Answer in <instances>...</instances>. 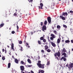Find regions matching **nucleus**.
<instances>
[{
    "label": "nucleus",
    "instance_id": "f257e3e1",
    "mask_svg": "<svg viewBox=\"0 0 73 73\" xmlns=\"http://www.w3.org/2000/svg\"><path fill=\"white\" fill-rule=\"evenodd\" d=\"M40 6H38L39 9H43V8H42V7L44 6L43 4H42V3H40Z\"/></svg>",
    "mask_w": 73,
    "mask_h": 73
},
{
    "label": "nucleus",
    "instance_id": "f03ea898",
    "mask_svg": "<svg viewBox=\"0 0 73 73\" xmlns=\"http://www.w3.org/2000/svg\"><path fill=\"white\" fill-rule=\"evenodd\" d=\"M47 21L49 24L51 23V18L50 17H48L47 18Z\"/></svg>",
    "mask_w": 73,
    "mask_h": 73
},
{
    "label": "nucleus",
    "instance_id": "7ed1b4c3",
    "mask_svg": "<svg viewBox=\"0 0 73 73\" xmlns=\"http://www.w3.org/2000/svg\"><path fill=\"white\" fill-rule=\"evenodd\" d=\"M42 31L44 32H45L44 31H46V26L45 25H43L42 27Z\"/></svg>",
    "mask_w": 73,
    "mask_h": 73
},
{
    "label": "nucleus",
    "instance_id": "20e7f679",
    "mask_svg": "<svg viewBox=\"0 0 73 73\" xmlns=\"http://www.w3.org/2000/svg\"><path fill=\"white\" fill-rule=\"evenodd\" d=\"M14 46L13 45V44L12 43L11 45V47L12 50H13V51H15V48H14Z\"/></svg>",
    "mask_w": 73,
    "mask_h": 73
},
{
    "label": "nucleus",
    "instance_id": "39448f33",
    "mask_svg": "<svg viewBox=\"0 0 73 73\" xmlns=\"http://www.w3.org/2000/svg\"><path fill=\"white\" fill-rule=\"evenodd\" d=\"M21 70L22 71H23L24 70V67L23 66H20Z\"/></svg>",
    "mask_w": 73,
    "mask_h": 73
},
{
    "label": "nucleus",
    "instance_id": "423d86ee",
    "mask_svg": "<svg viewBox=\"0 0 73 73\" xmlns=\"http://www.w3.org/2000/svg\"><path fill=\"white\" fill-rule=\"evenodd\" d=\"M59 18L60 19H61L63 20H65V18L63 16H60L59 17Z\"/></svg>",
    "mask_w": 73,
    "mask_h": 73
},
{
    "label": "nucleus",
    "instance_id": "0eeeda50",
    "mask_svg": "<svg viewBox=\"0 0 73 73\" xmlns=\"http://www.w3.org/2000/svg\"><path fill=\"white\" fill-rule=\"evenodd\" d=\"M69 68L70 69L72 68H73V63H72L71 64H69Z\"/></svg>",
    "mask_w": 73,
    "mask_h": 73
},
{
    "label": "nucleus",
    "instance_id": "6e6552de",
    "mask_svg": "<svg viewBox=\"0 0 73 73\" xmlns=\"http://www.w3.org/2000/svg\"><path fill=\"white\" fill-rule=\"evenodd\" d=\"M65 15H66V16H68V13L67 12L62 13V16H65Z\"/></svg>",
    "mask_w": 73,
    "mask_h": 73
},
{
    "label": "nucleus",
    "instance_id": "1a4fd4ad",
    "mask_svg": "<svg viewBox=\"0 0 73 73\" xmlns=\"http://www.w3.org/2000/svg\"><path fill=\"white\" fill-rule=\"evenodd\" d=\"M44 72H45V71L43 70H38V73H44Z\"/></svg>",
    "mask_w": 73,
    "mask_h": 73
},
{
    "label": "nucleus",
    "instance_id": "9d476101",
    "mask_svg": "<svg viewBox=\"0 0 73 73\" xmlns=\"http://www.w3.org/2000/svg\"><path fill=\"white\" fill-rule=\"evenodd\" d=\"M50 43H51V44L52 46H53V47H56V45L53 42H50Z\"/></svg>",
    "mask_w": 73,
    "mask_h": 73
},
{
    "label": "nucleus",
    "instance_id": "9b49d317",
    "mask_svg": "<svg viewBox=\"0 0 73 73\" xmlns=\"http://www.w3.org/2000/svg\"><path fill=\"white\" fill-rule=\"evenodd\" d=\"M61 60H63L64 61H66V59L63 56L61 58Z\"/></svg>",
    "mask_w": 73,
    "mask_h": 73
},
{
    "label": "nucleus",
    "instance_id": "f8f14e48",
    "mask_svg": "<svg viewBox=\"0 0 73 73\" xmlns=\"http://www.w3.org/2000/svg\"><path fill=\"white\" fill-rule=\"evenodd\" d=\"M37 65H38L39 68H40L41 67L42 64H41V63H37Z\"/></svg>",
    "mask_w": 73,
    "mask_h": 73
},
{
    "label": "nucleus",
    "instance_id": "ddd939ff",
    "mask_svg": "<svg viewBox=\"0 0 73 73\" xmlns=\"http://www.w3.org/2000/svg\"><path fill=\"white\" fill-rule=\"evenodd\" d=\"M62 56H64V57H67V56H66V54L65 53H63L62 54Z\"/></svg>",
    "mask_w": 73,
    "mask_h": 73
},
{
    "label": "nucleus",
    "instance_id": "4468645a",
    "mask_svg": "<svg viewBox=\"0 0 73 73\" xmlns=\"http://www.w3.org/2000/svg\"><path fill=\"white\" fill-rule=\"evenodd\" d=\"M48 48H49V47H48V46H47V45H46L44 46V48H45V50H46L48 49Z\"/></svg>",
    "mask_w": 73,
    "mask_h": 73
},
{
    "label": "nucleus",
    "instance_id": "2eb2a0df",
    "mask_svg": "<svg viewBox=\"0 0 73 73\" xmlns=\"http://www.w3.org/2000/svg\"><path fill=\"white\" fill-rule=\"evenodd\" d=\"M15 62L16 63V64H19V61L17 59H15Z\"/></svg>",
    "mask_w": 73,
    "mask_h": 73
},
{
    "label": "nucleus",
    "instance_id": "dca6fc26",
    "mask_svg": "<svg viewBox=\"0 0 73 73\" xmlns=\"http://www.w3.org/2000/svg\"><path fill=\"white\" fill-rule=\"evenodd\" d=\"M27 61H28V62H29V63L30 64H31V60L30 59H28L27 60Z\"/></svg>",
    "mask_w": 73,
    "mask_h": 73
},
{
    "label": "nucleus",
    "instance_id": "f3484780",
    "mask_svg": "<svg viewBox=\"0 0 73 73\" xmlns=\"http://www.w3.org/2000/svg\"><path fill=\"white\" fill-rule=\"evenodd\" d=\"M13 16H15L16 17H18V16H17V13H14L13 14Z\"/></svg>",
    "mask_w": 73,
    "mask_h": 73
},
{
    "label": "nucleus",
    "instance_id": "a211bd4d",
    "mask_svg": "<svg viewBox=\"0 0 73 73\" xmlns=\"http://www.w3.org/2000/svg\"><path fill=\"white\" fill-rule=\"evenodd\" d=\"M10 67H11V63H9L8 64V68H9Z\"/></svg>",
    "mask_w": 73,
    "mask_h": 73
},
{
    "label": "nucleus",
    "instance_id": "6ab92c4d",
    "mask_svg": "<svg viewBox=\"0 0 73 73\" xmlns=\"http://www.w3.org/2000/svg\"><path fill=\"white\" fill-rule=\"evenodd\" d=\"M57 54L58 57H60V52L58 51V53L57 52Z\"/></svg>",
    "mask_w": 73,
    "mask_h": 73
},
{
    "label": "nucleus",
    "instance_id": "aec40b11",
    "mask_svg": "<svg viewBox=\"0 0 73 73\" xmlns=\"http://www.w3.org/2000/svg\"><path fill=\"white\" fill-rule=\"evenodd\" d=\"M46 65H50V61H48Z\"/></svg>",
    "mask_w": 73,
    "mask_h": 73
},
{
    "label": "nucleus",
    "instance_id": "412c9836",
    "mask_svg": "<svg viewBox=\"0 0 73 73\" xmlns=\"http://www.w3.org/2000/svg\"><path fill=\"white\" fill-rule=\"evenodd\" d=\"M51 36H52V37H53V38H55V36H54V35L53 34H51Z\"/></svg>",
    "mask_w": 73,
    "mask_h": 73
},
{
    "label": "nucleus",
    "instance_id": "4be33fe9",
    "mask_svg": "<svg viewBox=\"0 0 73 73\" xmlns=\"http://www.w3.org/2000/svg\"><path fill=\"white\" fill-rule=\"evenodd\" d=\"M62 51L63 52H66V49H65V48H64L63 49Z\"/></svg>",
    "mask_w": 73,
    "mask_h": 73
},
{
    "label": "nucleus",
    "instance_id": "5701e85b",
    "mask_svg": "<svg viewBox=\"0 0 73 73\" xmlns=\"http://www.w3.org/2000/svg\"><path fill=\"white\" fill-rule=\"evenodd\" d=\"M57 29H60L61 28V26L59 25H58L57 26Z\"/></svg>",
    "mask_w": 73,
    "mask_h": 73
},
{
    "label": "nucleus",
    "instance_id": "b1692460",
    "mask_svg": "<svg viewBox=\"0 0 73 73\" xmlns=\"http://www.w3.org/2000/svg\"><path fill=\"white\" fill-rule=\"evenodd\" d=\"M44 24L45 25H46V24H47V21L46 20L44 21Z\"/></svg>",
    "mask_w": 73,
    "mask_h": 73
},
{
    "label": "nucleus",
    "instance_id": "393cba45",
    "mask_svg": "<svg viewBox=\"0 0 73 73\" xmlns=\"http://www.w3.org/2000/svg\"><path fill=\"white\" fill-rule=\"evenodd\" d=\"M57 42L58 44H59V43L60 42V39H58L57 40Z\"/></svg>",
    "mask_w": 73,
    "mask_h": 73
},
{
    "label": "nucleus",
    "instance_id": "a878e982",
    "mask_svg": "<svg viewBox=\"0 0 73 73\" xmlns=\"http://www.w3.org/2000/svg\"><path fill=\"white\" fill-rule=\"evenodd\" d=\"M38 44L39 45H41V42L40 40H38Z\"/></svg>",
    "mask_w": 73,
    "mask_h": 73
},
{
    "label": "nucleus",
    "instance_id": "bb28decb",
    "mask_svg": "<svg viewBox=\"0 0 73 73\" xmlns=\"http://www.w3.org/2000/svg\"><path fill=\"white\" fill-rule=\"evenodd\" d=\"M66 43H68V42H70V41L69 40H67L65 41Z\"/></svg>",
    "mask_w": 73,
    "mask_h": 73
},
{
    "label": "nucleus",
    "instance_id": "cd10ccee",
    "mask_svg": "<svg viewBox=\"0 0 73 73\" xmlns=\"http://www.w3.org/2000/svg\"><path fill=\"white\" fill-rule=\"evenodd\" d=\"M4 24L3 23L1 24L0 25V27H3V26H4Z\"/></svg>",
    "mask_w": 73,
    "mask_h": 73
},
{
    "label": "nucleus",
    "instance_id": "c85d7f7f",
    "mask_svg": "<svg viewBox=\"0 0 73 73\" xmlns=\"http://www.w3.org/2000/svg\"><path fill=\"white\" fill-rule=\"evenodd\" d=\"M18 24V23L17 22V30H18L19 29V26H18V25H17V24Z\"/></svg>",
    "mask_w": 73,
    "mask_h": 73
},
{
    "label": "nucleus",
    "instance_id": "c756f323",
    "mask_svg": "<svg viewBox=\"0 0 73 73\" xmlns=\"http://www.w3.org/2000/svg\"><path fill=\"white\" fill-rule=\"evenodd\" d=\"M63 26L64 28H67V26L65 25H63Z\"/></svg>",
    "mask_w": 73,
    "mask_h": 73
},
{
    "label": "nucleus",
    "instance_id": "7c9ffc66",
    "mask_svg": "<svg viewBox=\"0 0 73 73\" xmlns=\"http://www.w3.org/2000/svg\"><path fill=\"white\" fill-rule=\"evenodd\" d=\"M47 52H51V50H50V49H48L47 50Z\"/></svg>",
    "mask_w": 73,
    "mask_h": 73
},
{
    "label": "nucleus",
    "instance_id": "2f4dec72",
    "mask_svg": "<svg viewBox=\"0 0 73 73\" xmlns=\"http://www.w3.org/2000/svg\"><path fill=\"white\" fill-rule=\"evenodd\" d=\"M44 38L43 37H41L40 38V40H43L44 39Z\"/></svg>",
    "mask_w": 73,
    "mask_h": 73
},
{
    "label": "nucleus",
    "instance_id": "473e14b6",
    "mask_svg": "<svg viewBox=\"0 0 73 73\" xmlns=\"http://www.w3.org/2000/svg\"><path fill=\"white\" fill-rule=\"evenodd\" d=\"M22 43H23V42H22V41L21 40H20L19 42V44H22Z\"/></svg>",
    "mask_w": 73,
    "mask_h": 73
},
{
    "label": "nucleus",
    "instance_id": "72a5a7b5",
    "mask_svg": "<svg viewBox=\"0 0 73 73\" xmlns=\"http://www.w3.org/2000/svg\"><path fill=\"white\" fill-rule=\"evenodd\" d=\"M55 57H56L57 56H58L57 52H56L54 54Z\"/></svg>",
    "mask_w": 73,
    "mask_h": 73
},
{
    "label": "nucleus",
    "instance_id": "f704fd0d",
    "mask_svg": "<svg viewBox=\"0 0 73 73\" xmlns=\"http://www.w3.org/2000/svg\"><path fill=\"white\" fill-rule=\"evenodd\" d=\"M43 41L44 42H46V39H44L43 40Z\"/></svg>",
    "mask_w": 73,
    "mask_h": 73
},
{
    "label": "nucleus",
    "instance_id": "c9c22d12",
    "mask_svg": "<svg viewBox=\"0 0 73 73\" xmlns=\"http://www.w3.org/2000/svg\"><path fill=\"white\" fill-rule=\"evenodd\" d=\"M66 67H67L69 69H70V67H69V65H68V64H67L66 65Z\"/></svg>",
    "mask_w": 73,
    "mask_h": 73
},
{
    "label": "nucleus",
    "instance_id": "e433bc0d",
    "mask_svg": "<svg viewBox=\"0 0 73 73\" xmlns=\"http://www.w3.org/2000/svg\"><path fill=\"white\" fill-rule=\"evenodd\" d=\"M54 38H53V37H50V40H53Z\"/></svg>",
    "mask_w": 73,
    "mask_h": 73
},
{
    "label": "nucleus",
    "instance_id": "4c0bfd02",
    "mask_svg": "<svg viewBox=\"0 0 73 73\" xmlns=\"http://www.w3.org/2000/svg\"><path fill=\"white\" fill-rule=\"evenodd\" d=\"M2 59L3 60H5V58L4 56H3L2 57Z\"/></svg>",
    "mask_w": 73,
    "mask_h": 73
},
{
    "label": "nucleus",
    "instance_id": "58836bf2",
    "mask_svg": "<svg viewBox=\"0 0 73 73\" xmlns=\"http://www.w3.org/2000/svg\"><path fill=\"white\" fill-rule=\"evenodd\" d=\"M21 51H23V47L21 46Z\"/></svg>",
    "mask_w": 73,
    "mask_h": 73
},
{
    "label": "nucleus",
    "instance_id": "ea45409f",
    "mask_svg": "<svg viewBox=\"0 0 73 73\" xmlns=\"http://www.w3.org/2000/svg\"><path fill=\"white\" fill-rule=\"evenodd\" d=\"M21 63L22 64H24V62H23V61H21Z\"/></svg>",
    "mask_w": 73,
    "mask_h": 73
},
{
    "label": "nucleus",
    "instance_id": "a19ab883",
    "mask_svg": "<svg viewBox=\"0 0 73 73\" xmlns=\"http://www.w3.org/2000/svg\"><path fill=\"white\" fill-rule=\"evenodd\" d=\"M54 33L55 34H57V32H56V31H53Z\"/></svg>",
    "mask_w": 73,
    "mask_h": 73
},
{
    "label": "nucleus",
    "instance_id": "79ce46f5",
    "mask_svg": "<svg viewBox=\"0 0 73 73\" xmlns=\"http://www.w3.org/2000/svg\"><path fill=\"white\" fill-rule=\"evenodd\" d=\"M15 33V32L14 31H12L11 32V33H12V34H14Z\"/></svg>",
    "mask_w": 73,
    "mask_h": 73
},
{
    "label": "nucleus",
    "instance_id": "37998d69",
    "mask_svg": "<svg viewBox=\"0 0 73 73\" xmlns=\"http://www.w3.org/2000/svg\"><path fill=\"white\" fill-rule=\"evenodd\" d=\"M41 52H42V53H44V50H41Z\"/></svg>",
    "mask_w": 73,
    "mask_h": 73
},
{
    "label": "nucleus",
    "instance_id": "c03bdc74",
    "mask_svg": "<svg viewBox=\"0 0 73 73\" xmlns=\"http://www.w3.org/2000/svg\"><path fill=\"white\" fill-rule=\"evenodd\" d=\"M40 24H41V26H42V25L43 24V23L42 22H41L40 23Z\"/></svg>",
    "mask_w": 73,
    "mask_h": 73
},
{
    "label": "nucleus",
    "instance_id": "a18cd8bd",
    "mask_svg": "<svg viewBox=\"0 0 73 73\" xmlns=\"http://www.w3.org/2000/svg\"><path fill=\"white\" fill-rule=\"evenodd\" d=\"M40 63H41V61L40 60H39L38 61V64H40Z\"/></svg>",
    "mask_w": 73,
    "mask_h": 73
},
{
    "label": "nucleus",
    "instance_id": "49530a36",
    "mask_svg": "<svg viewBox=\"0 0 73 73\" xmlns=\"http://www.w3.org/2000/svg\"><path fill=\"white\" fill-rule=\"evenodd\" d=\"M48 41H50V40H49V36L48 37Z\"/></svg>",
    "mask_w": 73,
    "mask_h": 73
},
{
    "label": "nucleus",
    "instance_id": "de8ad7c7",
    "mask_svg": "<svg viewBox=\"0 0 73 73\" xmlns=\"http://www.w3.org/2000/svg\"><path fill=\"white\" fill-rule=\"evenodd\" d=\"M33 1V0H30V1H29V3H31V2H32Z\"/></svg>",
    "mask_w": 73,
    "mask_h": 73
},
{
    "label": "nucleus",
    "instance_id": "09e8293b",
    "mask_svg": "<svg viewBox=\"0 0 73 73\" xmlns=\"http://www.w3.org/2000/svg\"><path fill=\"white\" fill-rule=\"evenodd\" d=\"M56 59V60H58V57L56 56L55 58Z\"/></svg>",
    "mask_w": 73,
    "mask_h": 73
},
{
    "label": "nucleus",
    "instance_id": "8fccbe9b",
    "mask_svg": "<svg viewBox=\"0 0 73 73\" xmlns=\"http://www.w3.org/2000/svg\"><path fill=\"white\" fill-rule=\"evenodd\" d=\"M41 66V67L40 68H44V66Z\"/></svg>",
    "mask_w": 73,
    "mask_h": 73
},
{
    "label": "nucleus",
    "instance_id": "3c124183",
    "mask_svg": "<svg viewBox=\"0 0 73 73\" xmlns=\"http://www.w3.org/2000/svg\"><path fill=\"white\" fill-rule=\"evenodd\" d=\"M70 13H73V11H70Z\"/></svg>",
    "mask_w": 73,
    "mask_h": 73
},
{
    "label": "nucleus",
    "instance_id": "603ef678",
    "mask_svg": "<svg viewBox=\"0 0 73 73\" xmlns=\"http://www.w3.org/2000/svg\"><path fill=\"white\" fill-rule=\"evenodd\" d=\"M28 66L29 67H31V66H32L31 65H28Z\"/></svg>",
    "mask_w": 73,
    "mask_h": 73
},
{
    "label": "nucleus",
    "instance_id": "864d4df0",
    "mask_svg": "<svg viewBox=\"0 0 73 73\" xmlns=\"http://www.w3.org/2000/svg\"><path fill=\"white\" fill-rule=\"evenodd\" d=\"M3 52H4V48L2 49Z\"/></svg>",
    "mask_w": 73,
    "mask_h": 73
},
{
    "label": "nucleus",
    "instance_id": "5fc2aeb1",
    "mask_svg": "<svg viewBox=\"0 0 73 73\" xmlns=\"http://www.w3.org/2000/svg\"><path fill=\"white\" fill-rule=\"evenodd\" d=\"M52 5H53V6L54 5V3H52Z\"/></svg>",
    "mask_w": 73,
    "mask_h": 73
},
{
    "label": "nucleus",
    "instance_id": "6e6d98bb",
    "mask_svg": "<svg viewBox=\"0 0 73 73\" xmlns=\"http://www.w3.org/2000/svg\"><path fill=\"white\" fill-rule=\"evenodd\" d=\"M26 45H27V46L29 45V44H28V43H26Z\"/></svg>",
    "mask_w": 73,
    "mask_h": 73
},
{
    "label": "nucleus",
    "instance_id": "4d7b16f0",
    "mask_svg": "<svg viewBox=\"0 0 73 73\" xmlns=\"http://www.w3.org/2000/svg\"><path fill=\"white\" fill-rule=\"evenodd\" d=\"M31 73H34V72H33V71L32 70L31 71Z\"/></svg>",
    "mask_w": 73,
    "mask_h": 73
},
{
    "label": "nucleus",
    "instance_id": "13d9d810",
    "mask_svg": "<svg viewBox=\"0 0 73 73\" xmlns=\"http://www.w3.org/2000/svg\"><path fill=\"white\" fill-rule=\"evenodd\" d=\"M5 53L6 54L7 53V50H5Z\"/></svg>",
    "mask_w": 73,
    "mask_h": 73
},
{
    "label": "nucleus",
    "instance_id": "bf43d9fd",
    "mask_svg": "<svg viewBox=\"0 0 73 73\" xmlns=\"http://www.w3.org/2000/svg\"><path fill=\"white\" fill-rule=\"evenodd\" d=\"M27 47H28V48H30V46H29V45H28V46H27Z\"/></svg>",
    "mask_w": 73,
    "mask_h": 73
},
{
    "label": "nucleus",
    "instance_id": "052dcab7",
    "mask_svg": "<svg viewBox=\"0 0 73 73\" xmlns=\"http://www.w3.org/2000/svg\"><path fill=\"white\" fill-rule=\"evenodd\" d=\"M40 56H38V60H40Z\"/></svg>",
    "mask_w": 73,
    "mask_h": 73
},
{
    "label": "nucleus",
    "instance_id": "680f3d73",
    "mask_svg": "<svg viewBox=\"0 0 73 73\" xmlns=\"http://www.w3.org/2000/svg\"><path fill=\"white\" fill-rule=\"evenodd\" d=\"M6 22H9V20H7L6 21Z\"/></svg>",
    "mask_w": 73,
    "mask_h": 73
},
{
    "label": "nucleus",
    "instance_id": "e2e57ef3",
    "mask_svg": "<svg viewBox=\"0 0 73 73\" xmlns=\"http://www.w3.org/2000/svg\"><path fill=\"white\" fill-rule=\"evenodd\" d=\"M26 42H26V41L25 40H24V43H25H25H26Z\"/></svg>",
    "mask_w": 73,
    "mask_h": 73
},
{
    "label": "nucleus",
    "instance_id": "0e129e2a",
    "mask_svg": "<svg viewBox=\"0 0 73 73\" xmlns=\"http://www.w3.org/2000/svg\"><path fill=\"white\" fill-rule=\"evenodd\" d=\"M52 51L54 52H55V50H54L53 49L52 50Z\"/></svg>",
    "mask_w": 73,
    "mask_h": 73
},
{
    "label": "nucleus",
    "instance_id": "69168bd1",
    "mask_svg": "<svg viewBox=\"0 0 73 73\" xmlns=\"http://www.w3.org/2000/svg\"><path fill=\"white\" fill-rule=\"evenodd\" d=\"M12 58H14V56H12Z\"/></svg>",
    "mask_w": 73,
    "mask_h": 73
},
{
    "label": "nucleus",
    "instance_id": "338daca9",
    "mask_svg": "<svg viewBox=\"0 0 73 73\" xmlns=\"http://www.w3.org/2000/svg\"><path fill=\"white\" fill-rule=\"evenodd\" d=\"M28 73V71H27L25 72V73Z\"/></svg>",
    "mask_w": 73,
    "mask_h": 73
},
{
    "label": "nucleus",
    "instance_id": "774afa93",
    "mask_svg": "<svg viewBox=\"0 0 73 73\" xmlns=\"http://www.w3.org/2000/svg\"><path fill=\"white\" fill-rule=\"evenodd\" d=\"M7 47H8V48H9V46H7Z\"/></svg>",
    "mask_w": 73,
    "mask_h": 73
}]
</instances>
